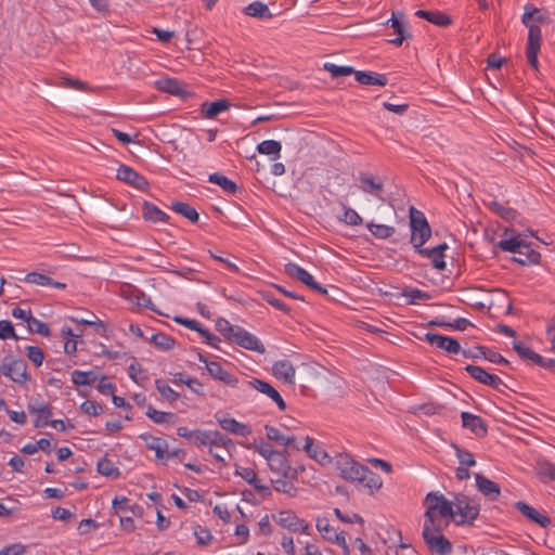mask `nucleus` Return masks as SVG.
Instances as JSON below:
<instances>
[{"instance_id": "1", "label": "nucleus", "mask_w": 555, "mask_h": 555, "mask_svg": "<svg viewBox=\"0 0 555 555\" xmlns=\"http://www.w3.org/2000/svg\"><path fill=\"white\" fill-rule=\"evenodd\" d=\"M332 464L339 477L349 482H359L371 490H378L382 478L367 466L353 460L349 454L339 453L333 457Z\"/></svg>"}, {"instance_id": "2", "label": "nucleus", "mask_w": 555, "mask_h": 555, "mask_svg": "<svg viewBox=\"0 0 555 555\" xmlns=\"http://www.w3.org/2000/svg\"><path fill=\"white\" fill-rule=\"evenodd\" d=\"M426 507L424 513V524L430 526H449L453 520L452 499L448 500L439 492H429L424 500Z\"/></svg>"}, {"instance_id": "3", "label": "nucleus", "mask_w": 555, "mask_h": 555, "mask_svg": "<svg viewBox=\"0 0 555 555\" xmlns=\"http://www.w3.org/2000/svg\"><path fill=\"white\" fill-rule=\"evenodd\" d=\"M453 521L459 525H472L478 517L480 506L476 499L463 493H452Z\"/></svg>"}, {"instance_id": "4", "label": "nucleus", "mask_w": 555, "mask_h": 555, "mask_svg": "<svg viewBox=\"0 0 555 555\" xmlns=\"http://www.w3.org/2000/svg\"><path fill=\"white\" fill-rule=\"evenodd\" d=\"M547 337L551 343L550 351L554 354V358L546 359L520 341H514L513 349L521 359L529 360L541 367L555 371V323L547 328Z\"/></svg>"}, {"instance_id": "5", "label": "nucleus", "mask_w": 555, "mask_h": 555, "mask_svg": "<svg viewBox=\"0 0 555 555\" xmlns=\"http://www.w3.org/2000/svg\"><path fill=\"white\" fill-rule=\"evenodd\" d=\"M448 526H430L423 524L422 537L428 550L438 555H449L452 552L451 542L443 535L442 531Z\"/></svg>"}, {"instance_id": "6", "label": "nucleus", "mask_w": 555, "mask_h": 555, "mask_svg": "<svg viewBox=\"0 0 555 555\" xmlns=\"http://www.w3.org/2000/svg\"><path fill=\"white\" fill-rule=\"evenodd\" d=\"M410 227L411 244L416 250L423 247V245L430 238L431 229L425 215L414 207L410 208Z\"/></svg>"}, {"instance_id": "7", "label": "nucleus", "mask_w": 555, "mask_h": 555, "mask_svg": "<svg viewBox=\"0 0 555 555\" xmlns=\"http://www.w3.org/2000/svg\"><path fill=\"white\" fill-rule=\"evenodd\" d=\"M0 373L17 384H25L29 379L27 364L22 359L14 360L5 357L0 366Z\"/></svg>"}, {"instance_id": "8", "label": "nucleus", "mask_w": 555, "mask_h": 555, "mask_svg": "<svg viewBox=\"0 0 555 555\" xmlns=\"http://www.w3.org/2000/svg\"><path fill=\"white\" fill-rule=\"evenodd\" d=\"M525 26L529 29L526 56L529 65L533 69H538V53L542 41L541 28L534 23Z\"/></svg>"}, {"instance_id": "9", "label": "nucleus", "mask_w": 555, "mask_h": 555, "mask_svg": "<svg viewBox=\"0 0 555 555\" xmlns=\"http://www.w3.org/2000/svg\"><path fill=\"white\" fill-rule=\"evenodd\" d=\"M251 448L268 461L271 468L274 467L275 462H279V470H284L286 468L284 454L274 450L272 446L263 439H260L259 442L255 441Z\"/></svg>"}, {"instance_id": "10", "label": "nucleus", "mask_w": 555, "mask_h": 555, "mask_svg": "<svg viewBox=\"0 0 555 555\" xmlns=\"http://www.w3.org/2000/svg\"><path fill=\"white\" fill-rule=\"evenodd\" d=\"M285 272L291 278H294L298 280L299 282L304 283L309 288L320 293V294H326V289L322 287L319 283H317L313 279V276L306 271L304 268L299 267L296 263L288 262L285 264Z\"/></svg>"}, {"instance_id": "11", "label": "nucleus", "mask_w": 555, "mask_h": 555, "mask_svg": "<svg viewBox=\"0 0 555 555\" xmlns=\"http://www.w3.org/2000/svg\"><path fill=\"white\" fill-rule=\"evenodd\" d=\"M275 521L281 527L293 532L308 533L309 530V524H307L304 519H300L295 513L291 511L280 512Z\"/></svg>"}, {"instance_id": "12", "label": "nucleus", "mask_w": 555, "mask_h": 555, "mask_svg": "<svg viewBox=\"0 0 555 555\" xmlns=\"http://www.w3.org/2000/svg\"><path fill=\"white\" fill-rule=\"evenodd\" d=\"M116 178L119 181H122L140 191H144L149 188L147 180L139 175L135 170H133L131 167L126 165H120L117 169Z\"/></svg>"}, {"instance_id": "13", "label": "nucleus", "mask_w": 555, "mask_h": 555, "mask_svg": "<svg viewBox=\"0 0 555 555\" xmlns=\"http://www.w3.org/2000/svg\"><path fill=\"white\" fill-rule=\"evenodd\" d=\"M358 179L360 181L359 188L362 192L371 194L378 199H384L382 195L384 191V182L379 177H375L367 172H360Z\"/></svg>"}, {"instance_id": "14", "label": "nucleus", "mask_w": 555, "mask_h": 555, "mask_svg": "<svg viewBox=\"0 0 555 555\" xmlns=\"http://www.w3.org/2000/svg\"><path fill=\"white\" fill-rule=\"evenodd\" d=\"M28 412L30 414H36L37 418L34 423L36 428H41L49 425V417L52 415V408L49 403L40 401L38 399H33L27 405Z\"/></svg>"}, {"instance_id": "15", "label": "nucleus", "mask_w": 555, "mask_h": 555, "mask_svg": "<svg viewBox=\"0 0 555 555\" xmlns=\"http://www.w3.org/2000/svg\"><path fill=\"white\" fill-rule=\"evenodd\" d=\"M465 371L477 382L494 389H500L501 386H504L503 380L498 375L490 374L480 366L468 364L465 366Z\"/></svg>"}, {"instance_id": "16", "label": "nucleus", "mask_w": 555, "mask_h": 555, "mask_svg": "<svg viewBox=\"0 0 555 555\" xmlns=\"http://www.w3.org/2000/svg\"><path fill=\"white\" fill-rule=\"evenodd\" d=\"M233 343L247 350L257 351L259 353L266 352V347L260 339L242 327H240L238 332L235 334Z\"/></svg>"}, {"instance_id": "17", "label": "nucleus", "mask_w": 555, "mask_h": 555, "mask_svg": "<svg viewBox=\"0 0 555 555\" xmlns=\"http://www.w3.org/2000/svg\"><path fill=\"white\" fill-rule=\"evenodd\" d=\"M425 339L433 346L442 349L447 353L456 354L461 351L460 343L449 336H443L435 333H427Z\"/></svg>"}, {"instance_id": "18", "label": "nucleus", "mask_w": 555, "mask_h": 555, "mask_svg": "<svg viewBox=\"0 0 555 555\" xmlns=\"http://www.w3.org/2000/svg\"><path fill=\"white\" fill-rule=\"evenodd\" d=\"M215 417L220 427L228 433L242 437H247L251 434V429L246 424L240 423L235 418L220 413H217Z\"/></svg>"}, {"instance_id": "19", "label": "nucleus", "mask_w": 555, "mask_h": 555, "mask_svg": "<svg viewBox=\"0 0 555 555\" xmlns=\"http://www.w3.org/2000/svg\"><path fill=\"white\" fill-rule=\"evenodd\" d=\"M248 385L256 389L257 391L268 396L270 399H272L278 408L281 410V411H285L286 410V403L284 401V399L282 398V396L280 395V392L274 388L272 387L269 383L262 380V379H258V378H254L251 380H248Z\"/></svg>"}, {"instance_id": "20", "label": "nucleus", "mask_w": 555, "mask_h": 555, "mask_svg": "<svg viewBox=\"0 0 555 555\" xmlns=\"http://www.w3.org/2000/svg\"><path fill=\"white\" fill-rule=\"evenodd\" d=\"M447 249L448 245L446 243H442L434 248L421 247L415 251L421 256L430 259L434 268L441 271L446 269L444 250Z\"/></svg>"}, {"instance_id": "21", "label": "nucleus", "mask_w": 555, "mask_h": 555, "mask_svg": "<svg viewBox=\"0 0 555 555\" xmlns=\"http://www.w3.org/2000/svg\"><path fill=\"white\" fill-rule=\"evenodd\" d=\"M403 17V13H399V16H397L396 13H392L391 18L386 23L390 24L391 28H393L395 33L397 34L395 39L389 40V42L392 44L401 46L403 40L412 38V34L408 30Z\"/></svg>"}, {"instance_id": "22", "label": "nucleus", "mask_w": 555, "mask_h": 555, "mask_svg": "<svg viewBox=\"0 0 555 555\" xmlns=\"http://www.w3.org/2000/svg\"><path fill=\"white\" fill-rule=\"evenodd\" d=\"M273 375L287 385H295L296 370L288 360H280L274 362L272 366Z\"/></svg>"}, {"instance_id": "23", "label": "nucleus", "mask_w": 555, "mask_h": 555, "mask_svg": "<svg viewBox=\"0 0 555 555\" xmlns=\"http://www.w3.org/2000/svg\"><path fill=\"white\" fill-rule=\"evenodd\" d=\"M478 491L491 501L498 500L501 494L500 486L481 474H475Z\"/></svg>"}, {"instance_id": "24", "label": "nucleus", "mask_w": 555, "mask_h": 555, "mask_svg": "<svg viewBox=\"0 0 555 555\" xmlns=\"http://www.w3.org/2000/svg\"><path fill=\"white\" fill-rule=\"evenodd\" d=\"M461 418L463 427L469 429L477 437H483L487 435V425L480 416L469 412H462Z\"/></svg>"}, {"instance_id": "25", "label": "nucleus", "mask_w": 555, "mask_h": 555, "mask_svg": "<svg viewBox=\"0 0 555 555\" xmlns=\"http://www.w3.org/2000/svg\"><path fill=\"white\" fill-rule=\"evenodd\" d=\"M264 430L269 440L274 441L280 446L287 447L292 450H300V447L297 444L296 438L294 436H285L279 428L271 425H266Z\"/></svg>"}, {"instance_id": "26", "label": "nucleus", "mask_w": 555, "mask_h": 555, "mask_svg": "<svg viewBox=\"0 0 555 555\" xmlns=\"http://www.w3.org/2000/svg\"><path fill=\"white\" fill-rule=\"evenodd\" d=\"M515 507L519 513H521V515H524L532 522L538 524L542 528H546L551 524V519L547 516L540 514L535 508L526 502L519 501L515 504Z\"/></svg>"}, {"instance_id": "27", "label": "nucleus", "mask_w": 555, "mask_h": 555, "mask_svg": "<svg viewBox=\"0 0 555 555\" xmlns=\"http://www.w3.org/2000/svg\"><path fill=\"white\" fill-rule=\"evenodd\" d=\"M207 371L212 378L218 379L225 385L235 387L238 383L237 377L223 370L219 362L215 361L207 363Z\"/></svg>"}, {"instance_id": "28", "label": "nucleus", "mask_w": 555, "mask_h": 555, "mask_svg": "<svg viewBox=\"0 0 555 555\" xmlns=\"http://www.w3.org/2000/svg\"><path fill=\"white\" fill-rule=\"evenodd\" d=\"M305 446L302 449L306 451V453L313 460H315L318 463L325 465L327 463H332L333 457H330L327 452L323 450L319 446H314V440L307 436L305 438Z\"/></svg>"}, {"instance_id": "29", "label": "nucleus", "mask_w": 555, "mask_h": 555, "mask_svg": "<svg viewBox=\"0 0 555 555\" xmlns=\"http://www.w3.org/2000/svg\"><path fill=\"white\" fill-rule=\"evenodd\" d=\"M354 77L359 83L364 86L384 87L387 85L386 76L374 72H356Z\"/></svg>"}, {"instance_id": "30", "label": "nucleus", "mask_w": 555, "mask_h": 555, "mask_svg": "<svg viewBox=\"0 0 555 555\" xmlns=\"http://www.w3.org/2000/svg\"><path fill=\"white\" fill-rule=\"evenodd\" d=\"M24 281L40 286H52L60 289H64L66 287V284L53 281L50 276L39 272H30L26 274Z\"/></svg>"}, {"instance_id": "31", "label": "nucleus", "mask_w": 555, "mask_h": 555, "mask_svg": "<svg viewBox=\"0 0 555 555\" xmlns=\"http://www.w3.org/2000/svg\"><path fill=\"white\" fill-rule=\"evenodd\" d=\"M154 86L157 90L172 95H180L183 92L181 82L176 78L166 77L158 79L154 82Z\"/></svg>"}, {"instance_id": "32", "label": "nucleus", "mask_w": 555, "mask_h": 555, "mask_svg": "<svg viewBox=\"0 0 555 555\" xmlns=\"http://www.w3.org/2000/svg\"><path fill=\"white\" fill-rule=\"evenodd\" d=\"M140 438L146 442L150 450L155 452L157 459H165L167 456V442L160 438L151 435H141Z\"/></svg>"}, {"instance_id": "33", "label": "nucleus", "mask_w": 555, "mask_h": 555, "mask_svg": "<svg viewBox=\"0 0 555 555\" xmlns=\"http://www.w3.org/2000/svg\"><path fill=\"white\" fill-rule=\"evenodd\" d=\"M415 15L437 26H449L452 23L447 14L439 11L418 10Z\"/></svg>"}, {"instance_id": "34", "label": "nucleus", "mask_w": 555, "mask_h": 555, "mask_svg": "<svg viewBox=\"0 0 555 555\" xmlns=\"http://www.w3.org/2000/svg\"><path fill=\"white\" fill-rule=\"evenodd\" d=\"M548 21L546 13L538 8H534L532 5H526L525 7V13L521 17V22L524 25H528L530 23L534 24H543Z\"/></svg>"}, {"instance_id": "35", "label": "nucleus", "mask_w": 555, "mask_h": 555, "mask_svg": "<svg viewBox=\"0 0 555 555\" xmlns=\"http://www.w3.org/2000/svg\"><path fill=\"white\" fill-rule=\"evenodd\" d=\"M142 214L143 218L151 222H166L169 218L166 212L149 202H144Z\"/></svg>"}, {"instance_id": "36", "label": "nucleus", "mask_w": 555, "mask_h": 555, "mask_svg": "<svg viewBox=\"0 0 555 555\" xmlns=\"http://www.w3.org/2000/svg\"><path fill=\"white\" fill-rule=\"evenodd\" d=\"M244 13L248 16L256 18H272L273 14L270 12L267 4L261 1H254L249 3L245 9Z\"/></svg>"}, {"instance_id": "37", "label": "nucleus", "mask_w": 555, "mask_h": 555, "mask_svg": "<svg viewBox=\"0 0 555 555\" xmlns=\"http://www.w3.org/2000/svg\"><path fill=\"white\" fill-rule=\"evenodd\" d=\"M230 103L227 100L205 102L202 104V113L206 118H215L221 112L229 109Z\"/></svg>"}, {"instance_id": "38", "label": "nucleus", "mask_w": 555, "mask_h": 555, "mask_svg": "<svg viewBox=\"0 0 555 555\" xmlns=\"http://www.w3.org/2000/svg\"><path fill=\"white\" fill-rule=\"evenodd\" d=\"M206 447H209V449H212V450H214V448H217V447H222L227 450H230L231 448L234 447V443H233L232 439H230L225 435L221 434L220 431L209 430V438H208Z\"/></svg>"}, {"instance_id": "39", "label": "nucleus", "mask_w": 555, "mask_h": 555, "mask_svg": "<svg viewBox=\"0 0 555 555\" xmlns=\"http://www.w3.org/2000/svg\"><path fill=\"white\" fill-rule=\"evenodd\" d=\"M498 246L508 253L521 254L524 248H527V243L519 236L504 238L498 243Z\"/></svg>"}, {"instance_id": "40", "label": "nucleus", "mask_w": 555, "mask_h": 555, "mask_svg": "<svg viewBox=\"0 0 555 555\" xmlns=\"http://www.w3.org/2000/svg\"><path fill=\"white\" fill-rule=\"evenodd\" d=\"M208 181L210 183L219 185L224 192L229 194H234L238 189L234 181L230 180L229 178L219 172L209 175Z\"/></svg>"}, {"instance_id": "41", "label": "nucleus", "mask_w": 555, "mask_h": 555, "mask_svg": "<svg viewBox=\"0 0 555 555\" xmlns=\"http://www.w3.org/2000/svg\"><path fill=\"white\" fill-rule=\"evenodd\" d=\"M171 209L175 212L182 215L184 218L189 219L193 223L198 221V212L194 207L190 206L186 203L175 202L171 205Z\"/></svg>"}, {"instance_id": "42", "label": "nucleus", "mask_w": 555, "mask_h": 555, "mask_svg": "<svg viewBox=\"0 0 555 555\" xmlns=\"http://www.w3.org/2000/svg\"><path fill=\"white\" fill-rule=\"evenodd\" d=\"M517 257H514L513 260L520 264H535L540 261L541 255L531 248L529 244H527V248L522 249L521 254H517Z\"/></svg>"}, {"instance_id": "43", "label": "nucleus", "mask_w": 555, "mask_h": 555, "mask_svg": "<svg viewBox=\"0 0 555 555\" xmlns=\"http://www.w3.org/2000/svg\"><path fill=\"white\" fill-rule=\"evenodd\" d=\"M485 204L505 220H512L516 218L517 211L515 209L503 206L496 199H490L489 202H485Z\"/></svg>"}, {"instance_id": "44", "label": "nucleus", "mask_w": 555, "mask_h": 555, "mask_svg": "<svg viewBox=\"0 0 555 555\" xmlns=\"http://www.w3.org/2000/svg\"><path fill=\"white\" fill-rule=\"evenodd\" d=\"M98 379L96 374L93 371H78L75 370L72 373V382L77 386H87L93 384Z\"/></svg>"}, {"instance_id": "45", "label": "nucleus", "mask_w": 555, "mask_h": 555, "mask_svg": "<svg viewBox=\"0 0 555 555\" xmlns=\"http://www.w3.org/2000/svg\"><path fill=\"white\" fill-rule=\"evenodd\" d=\"M282 145L275 140H266L257 145V151L263 155H274V158L280 157Z\"/></svg>"}, {"instance_id": "46", "label": "nucleus", "mask_w": 555, "mask_h": 555, "mask_svg": "<svg viewBox=\"0 0 555 555\" xmlns=\"http://www.w3.org/2000/svg\"><path fill=\"white\" fill-rule=\"evenodd\" d=\"M216 330L222 334L228 340L232 341L235 338V334L238 332L240 326L232 325L228 320L225 319H219L216 322Z\"/></svg>"}, {"instance_id": "47", "label": "nucleus", "mask_w": 555, "mask_h": 555, "mask_svg": "<svg viewBox=\"0 0 555 555\" xmlns=\"http://www.w3.org/2000/svg\"><path fill=\"white\" fill-rule=\"evenodd\" d=\"M149 340L160 350H169L175 345V339L164 333L153 334Z\"/></svg>"}, {"instance_id": "48", "label": "nucleus", "mask_w": 555, "mask_h": 555, "mask_svg": "<svg viewBox=\"0 0 555 555\" xmlns=\"http://www.w3.org/2000/svg\"><path fill=\"white\" fill-rule=\"evenodd\" d=\"M366 227L375 237L383 240L392 236L396 231L393 227L373 222H369Z\"/></svg>"}, {"instance_id": "49", "label": "nucleus", "mask_w": 555, "mask_h": 555, "mask_svg": "<svg viewBox=\"0 0 555 555\" xmlns=\"http://www.w3.org/2000/svg\"><path fill=\"white\" fill-rule=\"evenodd\" d=\"M146 416L156 424L170 423L175 417L173 413L162 412L153 408L151 404L147 406Z\"/></svg>"}, {"instance_id": "50", "label": "nucleus", "mask_w": 555, "mask_h": 555, "mask_svg": "<svg viewBox=\"0 0 555 555\" xmlns=\"http://www.w3.org/2000/svg\"><path fill=\"white\" fill-rule=\"evenodd\" d=\"M155 387L160 396L170 403L175 402L179 398V393L163 379H156Z\"/></svg>"}, {"instance_id": "51", "label": "nucleus", "mask_w": 555, "mask_h": 555, "mask_svg": "<svg viewBox=\"0 0 555 555\" xmlns=\"http://www.w3.org/2000/svg\"><path fill=\"white\" fill-rule=\"evenodd\" d=\"M98 472L106 477L119 476V469L107 459H102L98 462Z\"/></svg>"}, {"instance_id": "52", "label": "nucleus", "mask_w": 555, "mask_h": 555, "mask_svg": "<svg viewBox=\"0 0 555 555\" xmlns=\"http://www.w3.org/2000/svg\"><path fill=\"white\" fill-rule=\"evenodd\" d=\"M324 69L328 72L333 78H337L339 76H348L356 73L351 66H338L332 63H325Z\"/></svg>"}, {"instance_id": "53", "label": "nucleus", "mask_w": 555, "mask_h": 555, "mask_svg": "<svg viewBox=\"0 0 555 555\" xmlns=\"http://www.w3.org/2000/svg\"><path fill=\"white\" fill-rule=\"evenodd\" d=\"M27 327L31 333H37L42 336H49L50 335V328L49 325L41 322L40 320L34 318L31 315L30 320L27 323Z\"/></svg>"}, {"instance_id": "54", "label": "nucleus", "mask_w": 555, "mask_h": 555, "mask_svg": "<svg viewBox=\"0 0 555 555\" xmlns=\"http://www.w3.org/2000/svg\"><path fill=\"white\" fill-rule=\"evenodd\" d=\"M454 448L460 465L467 467L476 465V461L472 452L461 449L460 447L456 446Z\"/></svg>"}, {"instance_id": "55", "label": "nucleus", "mask_w": 555, "mask_h": 555, "mask_svg": "<svg viewBox=\"0 0 555 555\" xmlns=\"http://www.w3.org/2000/svg\"><path fill=\"white\" fill-rule=\"evenodd\" d=\"M538 474L543 481L555 480V465L550 462L540 463Z\"/></svg>"}, {"instance_id": "56", "label": "nucleus", "mask_w": 555, "mask_h": 555, "mask_svg": "<svg viewBox=\"0 0 555 555\" xmlns=\"http://www.w3.org/2000/svg\"><path fill=\"white\" fill-rule=\"evenodd\" d=\"M15 339L17 340L20 337L16 335L13 324L10 321L1 320L0 321V339Z\"/></svg>"}, {"instance_id": "57", "label": "nucleus", "mask_w": 555, "mask_h": 555, "mask_svg": "<svg viewBox=\"0 0 555 555\" xmlns=\"http://www.w3.org/2000/svg\"><path fill=\"white\" fill-rule=\"evenodd\" d=\"M27 350V358L36 365L40 366L42 364V361L44 359L43 351L36 346H28L26 348Z\"/></svg>"}, {"instance_id": "58", "label": "nucleus", "mask_w": 555, "mask_h": 555, "mask_svg": "<svg viewBox=\"0 0 555 555\" xmlns=\"http://www.w3.org/2000/svg\"><path fill=\"white\" fill-rule=\"evenodd\" d=\"M403 296L410 298L409 304H415L420 299H429L431 296L418 288H409L403 292Z\"/></svg>"}, {"instance_id": "59", "label": "nucleus", "mask_w": 555, "mask_h": 555, "mask_svg": "<svg viewBox=\"0 0 555 555\" xmlns=\"http://www.w3.org/2000/svg\"><path fill=\"white\" fill-rule=\"evenodd\" d=\"M80 409L83 413L92 416H96L102 413V405L98 404L94 401L86 400L81 403Z\"/></svg>"}, {"instance_id": "60", "label": "nucleus", "mask_w": 555, "mask_h": 555, "mask_svg": "<svg viewBox=\"0 0 555 555\" xmlns=\"http://www.w3.org/2000/svg\"><path fill=\"white\" fill-rule=\"evenodd\" d=\"M343 221L349 225H360L363 222L360 215L352 208H345Z\"/></svg>"}, {"instance_id": "61", "label": "nucleus", "mask_w": 555, "mask_h": 555, "mask_svg": "<svg viewBox=\"0 0 555 555\" xmlns=\"http://www.w3.org/2000/svg\"><path fill=\"white\" fill-rule=\"evenodd\" d=\"M317 529L322 534V537L326 540L327 535H334L337 531L330 525L326 518H318L317 519Z\"/></svg>"}, {"instance_id": "62", "label": "nucleus", "mask_w": 555, "mask_h": 555, "mask_svg": "<svg viewBox=\"0 0 555 555\" xmlns=\"http://www.w3.org/2000/svg\"><path fill=\"white\" fill-rule=\"evenodd\" d=\"M132 301L139 307L153 309V302L151 298L138 289H135L132 294Z\"/></svg>"}, {"instance_id": "63", "label": "nucleus", "mask_w": 555, "mask_h": 555, "mask_svg": "<svg viewBox=\"0 0 555 555\" xmlns=\"http://www.w3.org/2000/svg\"><path fill=\"white\" fill-rule=\"evenodd\" d=\"M235 473L249 485L257 481V474L253 468L236 466Z\"/></svg>"}, {"instance_id": "64", "label": "nucleus", "mask_w": 555, "mask_h": 555, "mask_svg": "<svg viewBox=\"0 0 555 555\" xmlns=\"http://www.w3.org/2000/svg\"><path fill=\"white\" fill-rule=\"evenodd\" d=\"M26 546L22 543H14L0 550V555H23Z\"/></svg>"}]
</instances>
